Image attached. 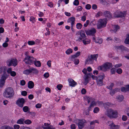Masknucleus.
<instances>
[{
  "label": "nucleus",
  "instance_id": "18",
  "mask_svg": "<svg viewBox=\"0 0 129 129\" xmlns=\"http://www.w3.org/2000/svg\"><path fill=\"white\" fill-rule=\"evenodd\" d=\"M93 63V60L91 58H90V56H89L86 60L85 62V64H91Z\"/></svg>",
  "mask_w": 129,
  "mask_h": 129
},
{
  "label": "nucleus",
  "instance_id": "5",
  "mask_svg": "<svg viewBox=\"0 0 129 129\" xmlns=\"http://www.w3.org/2000/svg\"><path fill=\"white\" fill-rule=\"evenodd\" d=\"M87 70L85 68H84L82 71V72L85 74L84 76V84L86 85L88 83L89 79L91 77V73H89L86 74Z\"/></svg>",
  "mask_w": 129,
  "mask_h": 129
},
{
  "label": "nucleus",
  "instance_id": "19",
  "mask_svg": "<svg viewBox=\"0 0 129 129\" xmlns=\"http://www.w3.org/2000/svg\"><path fill=\"white\" fill-rule=\"evenodd\" d=\"M75 18L74 17H71L69 18L68 20V23L71 22V25H74L75 23Z\"/></svg>",
  "mask_w": 129,
  "mask_h": 129
},
{
  "label": "nucleus",
  "instance_id": "63",
  "mask_svg": "<svg viewBox=\"0 0 129 129\" xmlns=\"http://www.w3.org/2000/svg\"><path fill=\"white\" fill-rule=\"evenodd\" d=\"M76 128L75 125L74 124H72L71 125V129H75Z\"/></svg>",
  "mask_w": 129,
  "mask_h": 129
},
{
  "label": "nucleus",
  "instance_id": "53",
  "mask_svg": "<svg viewBox=\"0 0 129 129\" xmlns=\"http://www.w3.org/2000/svg\"><path fill=\"white\" fill-rule=\"evenodd\" d=\"M11 75L12 76H15L16 75V72L14 71H12L10 73Z\"/></svg>",
  "mask_w": 129,
  "mask_h": 129
},
{
  "label": "nucleus",
  "instance_id": "43",
  "mask_svg": "<svg viewBox=\"0 0 129 129\" xmlns=\"http://www.w3.org/2000/svg\"><path fill=\"white\" fill-rule=\"evenodd\" d=\"M62 86H63L62 85L59 84L57 85L56 87L58 90H61V88L62 87Z\"/></svg>",
  "mask_w": 129,
  "mask_h": 129
},
{
  "label": "nucleus",
  "instance_id": "36",
  "mask_svg": "<svg viewBox=\"0 0 129 129\" xmlns=\"http://www.w3.org/2000/svg\"><path fill=\"white\" fill-rule=\"evenodd\" d=\"M73 52L72 50L70 48L68 49L66 51V53L67 54H70L71 53H72Z\"/></svg>",
  "mask_w": 129,
  "mask_h": 129
},
{
  "label": "nucleus",
  "instance_id": "39",
  "mask_svg": "<svg viewBox=\"0 0 129 129\" xmlns=\"http://www.w3.org/2000/svg\"><path fill=\"white\" fill-rule=\"evenodd\" d=\"M35 18L33 16H31L30 17V19H29L30 21L32 22V23H34L35 22Z\"/></svg>",
  "mask_w": 129,
  "mask_h": 129
},
{
  "label": "nucleus",
  "instance_id": "4",
  "mask_svg": "<svg viewBox=\"0 0 129 129\" xmlns=\"http://www.w3.org/2000/svg\"><path fill=\"white\" fill-rule=\"evenodd\" d=\"M36 60V59L34 58L32 56L26 55L23 61L26 64H31L32 63H34Z\"/></svg>",
  "mask_w": 129,
  "mask_h": 129
},
{
  "label": "nucleus",
  "instance_id": "46",
  "mask_svg": "<svg viewBox=\"0 0 129 129\" xmlns=\"http://www.w3.org/2000/svg\"><path fill=\"white\" fill-rule=\"evenodd\" d=\"M116 72L118 74H120L122 73V71L121 69L119 68L117 70Z\"/></svg>",
  "mask_w": 129,
  "mask_h": 129
},
{
  "label": "nucleus",
  "instance_id": "23",
  "mask_svg": "<svg viewBox=\"0 0 129 129\" xmlns=\"http://www.w3.org/2000/svg\"><path fill=\"white\" fill-rule=\"evenodd\" d=\"M34 86V82L31 81H29L28 83V87L31 89L33 88Z\"/></svg>",
  "mask_w": 129,
  "mask_h": 129
},
{
  "label": "nucleus",
  "instance_id": "10",
  "mask_svg": "<svg viewBox=\"0 0 129 129\" xmlns=\"http://www.w3.org/2000/svg\"><path fill=\"white\" fill-rule=\"evenodd\" d=\"M85 31L87 35L92 36L96 33V31L94 28H93L87 30H85Z\"/></svg>",
  "mask_w": 129,
  "mask_h": 129
},
{
  "label": "nucleus",
  "instance_id": "61",
  "mask_svg": "<svg viewBox=\"0 0 129 129\" xmlns=\"http://www.w3.org/2000/svg\"><path fill=\"white\" fill-rule=\"evenodd\" d=\"M48 5L49 7H53V5L52 3V2H49L48 3Z\"/></svg>",
  "mask_w": 129,
  "mask_h": 129
},
{
  "label": "nucleus",
  "instance_id": "6",
  "mask_svg": "<svg viewBox=\"0 0 129 129\" xmlns=\"http://www.w3.org/2000/svg\"><path fill=\"white\" fill-rule=\"evenodd\" d=\"M76 35H80V37H77L78 39L76 40V41L77 42H81L83 39H85L86 37L84 31L83 30H81L79 31L78 33H76Z\"/></svg>",
  "mask_w": 129,
  "mask_h": 129
},
{
  "label": "nucleus",
  "instance_id": "12",
  "mask_svg": "<svg viewBox=\"0 0 129 129\" xmlns=\"http://www.w3.org/2000/svg\"><path fill=\"white\" fill-rule=\"evenodd\" d=\"M86 122V121L85 119L81 120L78 124L79 129H82L84 126V123Z\"/></svg>",
  "mask_w": 129,
  "mask_h": 129
},
{
  "label": "nucleus",
  "instance_id": "29",
  "mask_svg": "<svg viewBox=\"0 0 129 129\" xmlns=\"http://www.w3.org/2000/svg\"><path fill=\"white\" fill-rule=\"evenodd\" d=\"M97 84L99 86H102L103 84V80L99 79H97L96 80Z\"/></svg>",
  "mask_w": 129,
  "mask_h": 129
},
{
  "label": "nucleus",
  "instance_id": "38",
  "mask_svg": "<svg viewBox=\"0 0 129 129\" xmlns=\"http://www.w3.org/2000/svg\"><path fill=\"white\" fill-rule=\"evenodd\" d=\"M5 81L1 80L0 81V87H2L4 85Z\"/></svg>",
  "mask_w": 129,
  "mask_h": 129
},
{
  "label": "nucleus",
  "instance_id": "41",
  "mask_svg": "<svg viewBox=\"0 0 129 129\" xmlns=\"http://www.w3.org/2000/svg\"><path fill=\"white\" fill-rule=\"evenodd\" d=\"M79 2L78 0H75L73 2V4L76 6H77L79 5Z\"/></svg>",
  "mask_w": 129,
  "mask_h": 129
},
{
  "label": "nucleus",
  "instance_id": "31",
  "mask_svg": "<svg viewBox=\"0 0 129 129\" xmlns=\"http://www.w3.org/2000/svg\"><path fill=\"white\" fill-rule=\"evenodd\" d=\"M126 38L124 41V43L126 44H129V34L126 36Z\"/></svg>",
  "mask_w": 129,
  "mask_h": 129
},
{
  "label": "nucleus",
  "instance_id": "62",
  "mask_svg": "<svg viewBox=\"0 0 129 129\" xmlns=\"http://www.w3.org/2000/svg\"><path fill=\"white\" fill-rule=\"evenodd\" d=\"M121 90L122 91L124 92H126V91L125 87H122L121 88Z\"/></svg>",
  "mask_w": 129,
  "mask_h": 129
},
{
  "label": "nucleus",
  "instance_id": "21",
  "mask_svg": "<svg viewBox=\"0 0 129 129\" xmlns=\"http://www.w3.org/2000/svg\"><path fill=\"white\" fill-rule=\"evenodd\" d=\"M24 117H23V118H21L17 121L16 123L19 124H24Z\"/></svg>",
  "mask_w": 129,
  "mask_h": 129
},
{
  "label": "nucleus",
  "instance_id": "32",
  "mask_svg": "<svg viewBox=\"0 0 129 129\" xmlns=\"http://www.w3.org/2000/svg\"><path fill=\"white\" fill-rule=\"evenodd\" d=\"M23 73L26 75L29 74L30 73V68L29 69L26 70H24L23 72Z\"/></svg>",
  "mask_w": 129,
  "mask_h": 129
},
{
  "label": "nucleus",
  "instance_id": "7",
  "mask_svg": "<svg viewBox=\"0 0 129 129\" xmlns=\"http://www.w3.org/2000/svg\"><path fill=\"white\" fill-rule=\"evenodd\" d=\"M126 14L125 11H117L114 14V17L116 18L125 17Z\"/></svg>",
  "mask_w": 129,
  "mask_h": 129
},
{
  "label": "nucleus",
  "instance_id": "2",
  "mask_svg": "<svg viewBox=\"0 0 129 129\" xmlns=\"http://www.w3.org/2000/svg\"><path fill=\"white\" fill-rule=\"evenodd\" d=\"M118 114L116 110L110 109L107 111V115L110 119L115 118L118 117Z\"/></svg>",
  "mask_w": 129,
  "mask_h": 129
},
{
  "label": "nucleus",
  "instance_id": "59",
  "mask_svg": "<svg viewBox=\"0 0 129 129\" xmlns=\"http://www.w3.org/2000/svg\"><path fill=\"white\" fill-rule=\"evenodd\" d=\"M20 84L21 85H24L25 84V82L24 80H22L20 81Z\"/></svg>",
  "mask_w": 129,
  "mask_h": 129
},
{
  "label": "nucleus",
  "instance_id": "57",
  "mask_svg": "<svg viewBox=\"0 0 129 129\" xmlns=\"http://www.w3.org/2000/svg\"><path fill=\"white\" fill-rule=\"evenodd\" d=\"M15 129H19L20 128V126L18 124H15L14 126Z\"/></svg>",
  "mask_w": 129,
  "mask_h": 129
},
{
  "label": "nucleus",
  "instance_id": "17",
  "mask_svg": "<svg viewBox=\"0 0 129 129\" xmlns=\"http://www.w3.org/2000/svg\"><path fill=\"white\" fill-rule=\"evenodd\" d=\"M116 47L117 49L121 50L122 51H127L128 50L127 48L125 47H124L123 45L116 46Z\"/></svg>",
  "mask_w": 129,
  "mask_h": 129
},
{
  "label": "nucleus",
  "instance_id": "34",
  "mask_svg": "<svg viewBox=\"0 0 129 129\" xmlns=\"http://www.w3.org/2000/svg\"><path fill=\"white\" fill-rule=\"evenodd\" d=\"M82 26V25L81 23H78L76 24V27L78 29H81Z\"/></svg>",
  "mask_w": 129,
  "mask_h": 129
},
{
  "label": "nucleus",
  "instance_id": "50",
  "mask_svg": "<svg viewBox=\"0 0 129 129\" xmlns=\"http://www.w3.org/2000/svg\"><path fill=\"white\" fill-rule=\"evenodd\" d=\"M103 13L101 11L99 12L96 16V17H98L101 16L102 15Z\"/></svg>",
  "mask_w": 129,
  "mask_h": 129
},
{
  "label": "nucleus",
  "instance_id": "14",
  "mask_svg": "<svg viewBox=\"0 0 129 129\" xmlns=\"http://www.w3.org/2000/svg\"><path fill=\"white\" fill-rule=\"evenodd\" d=\"M109 125L110 126V129H119V126L118 125H115L114 123L111 121H110Z\"/></svg>",
  "mask_w": 129,
  "mask_h": 129
},
{
  "label": "nucleus",
  "instance_id": "47",
  "mask_svg": "<svg viewBox=\"0 0 129 129\" xmlns=\"http://www.w3.org/2000/svg\"><path fill=\"white\" fill-rule=\"evenodd\" d=\"M27 92L25 91H22L21 92V95L24 96H26L27 95Z\"/></svg>",
  "mask_w": 129,
  "mask_h": 129
},
{
  "label": "nucleus",
  "instance_id": "24",
  "mask_svg": "<svg viewBox=\"0 0 129 129\" xmlns=\"http://www.w3.org/2000/svg\"><path fill=\"white\" fill-rule=\"evenodd\" d=\"M30 73H32L35 74L38 73V70L34 68H30Z\"/></svg>",
  "mask_w": 129,
  "mask_h": 129
},
{
  "label": "nucleus",
  "instance_id": "22",
  "mask_svg": "<svg viewBox=\"0 0 129 129\" xmlns=\"http://www.w3.org/2000/svg\"><path fill=\"white\" fill-rule=\"evenodd\" d=\"M83 43L85 45H86L90 43V41L89 39H87L86 37L85 39H83L82 41Z\"/></svg>",
  "mask_w": 129,
  "mask_h": 129
},
{
  "label": "nucleus",
  "instance_id": "64",
  "mask_svg": "<svg viewBox=\"0 0 129 129\" xmlns=\"http://www.w3.org/2000/svg\"><path fill=\"white\" fill-rule=\"evenodd\" d=\"M44 76L45 78H48L49 76V74L48 73H46L44 74Z\"/></svg>",
  "mask_w": 129,
  "mask_h": 129
},
{
  "label": "nucleus",
  "instance_id": "51",
  "mask_svg": "<svg viewBox=\"0 0 129 129\" xmlns=\"http://www.w3.org/2000/svg\"><path fill=\"white\" fill-rule=\"evenodd\" d=\"M116 93L115 91H114V89L113 90H111L110 92V94L111 95H113Z\"/></svg>",
  "mask_w": 129,
  "mask_h": 129
},
{
  "label": "nucleus",
  "instance_id": "27",
  "mask_svg": "<svg viewBox=\"0 0 129 129\" xmlns=\"http://www.w3.org/2000/svg\"><path fill=\"white\" fill-rule=\"evenodd\" d=\"M1 129H14L12 127L8 125H5L2 126Z\"/></svg>",
  "mask_w": 129,
  "mask_h": 129
},
{
  "label": "nucleus",
  "instance_id": "16",
  "mask_svg": "<svg viewBox=\"0 0 129 129\" xmlns=\"http://www.w3.org/2000/svg\"><path fill=\"white\" fill-rule=\"evenodd\" d=\"M112 27L113 29L111 30L110 31H112L115 33H116V32L120 29V27L118 25H112Z\"/></svg>",
  "mask_w": 129,
  "mask_h": 129
},
{
  "label": "nucleus",
  "instance_id": "45",
  "mask_svg": "<svg viewBox=\"0 0 129 129\" xmlns=\"http://www.w3.org/2000/svg\"><path fill=\"white\" fill-rule=\"evenodd\" d=\"M73 60L74 61V63L75 64L77 65L79 63V61L78 59H75L74 60Z\"/></svg>",
  "mask_w": 129,
  "mask_h": 129
},
{
  "label": "nucleus",
  "instance_id": "52",
  "mask_svg": "<svg viewBox=\"0 0 129 129\" xmlns=\"http://www.w3.org/2000/svg\"><path fill=\"white\" fill-rule=\"evenodd\" d=\"M91 7V5L89 4H87L85 6V8L88 10L89 9H90Z\"/></svg>",
  "mask_w": 129,
  "mask_h": 129
},
{
  "label": "nucleus",
  "instance_id": "11",
  "mask_svg": "<svg viewBox=\"0 0 129 129\" xmlns=\"http://www.w3.org/2000/svg\"><path fill=\"white\" fill-rule=\"evenodd\" d=\"M25 102V100L23 98H19L17 101L16 104L19 106L22 107Z\"/></svg>",
  "mask_w": 129,
  "mask_h": 129
},
{
  "label": "nucleus",
  "instance_id": "25",
  "mask_svg": "<svg viewBox=\"0 0 129 129\" xmlns=\"http://www.w3.org/2000/svg\"><path fill=\"white\" fill-rule=\"evenodd\" d=\"M98 56V54L91 55L90 56V58H91L93 60H96L97 59Z\"/></svg>",
  "mask_w": 129,
  "mask_h": 129
},
{
  "label": "nucleus",
  "instance_id": "20",
  "mask_svg": "<svg viewBox=\"0 0 129 129\" xmlns=\"http://www.w3.org/2000/svg\"><path fill=\"white\" fill-rule=\"evenodd\" d=\"M8 76L9 75L7 74L6 72H4L2 75L1 79V80L5 81Z\"/></svg>",
  "mask_w": 129,
  "mask_h": 129
},
{
  "label": "nucleus",
  "instance_id": "56",
  "mask_svg": "<svg viewBox=\"0 0 129 129\" xmlns=\"http://www.w3.org/2000/svg\"><path fill=\"white\" fill-rule=\"evenodd\" d=\"M81 92L82 94H85L86 92V91L84 88H83L81 90Z\"/></svg>",
  "mask_w": 129,
  "mask_h": 129
},
{
  "label": "nucleus",
  "instance_id": "13",
  "mask_svg": "<svg viewBox=\"0 0 129 129\" xmlns=\"http://www.w3.org/2000/svg\"><path fill=\"white\" fill-rule=\"evenodd\" d=\"M103 15L104 16L106 17V19H110L112 17V15L110 12L108 11H105L103 13Z\"/></svg>",
  "mask_w": 129,
  "mask_h": 129
},
{
  "label": "nucleus",
  "instance_id": "55",
  "mask_svg": "<svg viewBox=\"0 0 129 129\" xmlns=\"http://www.w3.org/2000/svg\"><path fill=\"white\" fill-rule=\"evenodd\" d=\"M42 106V105L40 104H38L36 105V107L37 108H40Z\"/></svg>",
  "mask_w": 129,
  "mask_h": 129
},
{
  "label": "nucleus",
  "instance_id": "37",
  "mask_svg": "<svg viewBox=\"0 0 129 129\" xmlns=\"http://www.w3.org/2000/svg\"><path fill=\"white\" fill-rule=\"evenodd\" d=\"M123 98L124 97L122 95H119L117 98V99L119 100L120 101H122L123 100Z\"/></svg>",
  "mask_w": 129,
  "mask_h": 129
},
{
  "label": "nucleus",
  "instance_id": "33",
  "mask_svg": "<svg viewBox=\"0 0 129 129\" xmlns=\"http://www.w3.org/2000/svg\"><path fill=\"white\" fill-rule=\"evenodd\" d=\"M29 109L28 107L27 106H25L23 108V111L25 112H26L29 110Z\"/></svg>",
  "mask_w": 129,
  "mask_h": 129
},
{
  "label": "nucleus",
  "instance_id": "49",
  "mask_svg": "<svg viewBox=\"0 0 129 129\" xmlns=\"http://www.w3.org/2000/svg\"><path fill=\"white\" fill-rule=\"evenodd\" d=\"M28 43V45H33L35 44V42L32 41H29Z\"/></svg>",
  "mask_w": 129,
  "mask_h": 129
},
{
  "label": "nucleus",
  "instance_id": "30",
  "mask_svg": "<svg viewBox=\"0 0 129 129\" xmlns=\"http://www.w3.org/2000/svg\"><path fill=\"white\" fill-rule=\"evenodd\" d=\"M105 77L104 74L103 73H102L100 75L97 77V79H100L103 80V79Z\"/></svg>",
  "mask_w": 129,
  "mask_h": 129
},
{
  "label": "nucleus",
  "instance_id": "48",
  "mask_svg": "<svg viewBox=\"0 0 129 129\" xmlns=\"http://www.w3.org/2000/svg\"><path fill=\"white\" fill-rule=\"evenodd\" d=\"M116 72V69L115 68H112L111 69V72L112 74H115Z\"/></svg>",
  "mask_w": 129,
  "mask_h": 129
},
{
  "label": "nucleus",
  "instance_id": "3",
  "mask_svg": "<svg viewBox=\"0 0 129 129\" xmlns=\"http://www.w3.org/2000/svg\"><path fill=\"white\" fill-rule=\"evenodd\" d=\"M112 66V65L111 63L108 62H106L104 65L99 66L98 68V69L99 70L105 71L108 69H110Z\"/></svg>",
  "mask_w": 129,
  "mask_h": 129
},
{
  "label": "nucleus",
  "instance_id": "35",
  "mask_svg": "<svg viewBox=\"0 0 129 129\" xmlns=\"http://www.w3.org/2000/svg\"><path fill=\"white\" fill-rule=\"evenodd\" d=\"M32 122L31 120L29 119H27L24 121V123L27 124H29L31 123Z\"/></svg>",
  "mask_w": 129,
  "mask_h": 129
},
{
  "label": "nucleus",
  "instance_id": "60",
  "mask_svg": "<svg viewBox=\"0 0 129 129\" xmlns=\"http://www.w3.org/2000/svg\"><path fill=\"white\" fill-rule=\"evenodd\" d=\"M114 39L115 41H116V43H120L121 42V40L120 39L117 38L116 37L114 38Z\"/></svg>",
  "mask_w": 129,
  "mask_h": 129
},
{
  "label": "nucleus",
  "instance_id": "8",
  "mask_svg": "<svg viewBox=\"0 0 129 129\" xmlns=\"http://www.w3.org/2000/svg\"><path fill=\"white\" fill-rule=\"evenodd\" d=\"M107 22L106 19H100L98 22L97 24V28L99 29H101L102 28H104L106 27Z\"/></svg>",
  "mask_w": 129,
  "mask_h": 129
},
{
  "label": "nucleus",
  "instance_id": "58",
  "mask_svg": "<svg viewBox=\"0 0 129 129\" xmlns=\"http://www.w3.org/2000/svg\"><path fill=\"white\" fill-rule=\"evenodd\" d=\"M127 118V117L125 115H123L122 118V119L123 121H125L126 120Z\"/></svg>",
  "mask_w": 129,
  "mask_h": 129
},
{
  "label": "nucleus",
  "instance_id": "9",
  "mask_svg": "<svg viewBox=\"0 0 129 129\" xmlns=\"http://www.w3.org/2000/svg\"><path fill=\"white\" fill-rule=\"evenodd\" d=\"M17 61L16 59H9L7 61V65L9 67L13 65L14 67L17 65Z\"/></svg>",
  "mask_w": 129,
  "mask_h": 129
},
{
  "label": "nucleus",
  "instance_id": "54",
  "mask_svg": "<svg viewBox=\"0 0 129 129\" xmlns=\"http://www.w3.org/2000/svg\"><path fill=\"white\" fill-rule=\"evenodd\" d=\"M89 22L90 21L89 20H87L86 22V23L84 24V26L85 27H86L87 26Z\"/></svg>",
  "mask_w": 129,
  "mask_h": 129
},
{
  "label": "nucleus",
  "instance_id": "1",
  "mask_svg": "<svg viewBox=\"0 0 129 129\" xmlns=\"http://www.w3.org/2000/svg\"><path fill=\"white\" fill-rule=\"evenodd\" d=\"M14 94V92L12 88L9 87L6 88L3 93L4 97L10 99L12 97Z\"/></svg>",
  "mask_w": 129,
  "mask_h": 129
},
{
  "label": "nucleus",
  "instance_id": "40",
  "mask_svg": "<svg viewBox=\"0 0 129 129\" xmlns=\"http://www.w3.org/2000/svg\"><path fill=\"white\" fill-rule=\"evenodd\" d=\"M99 111V109L98 107H96L93 110V112L94 113H97Z\"/></svg>",
  "mask_w": 129,
  "mask_h": 129
},
{
  "label": "nucleus",
  "instance_id": "44",
  "mask_svg": "<svg viewBox=\"0 0 129 129\" xmlns=\"http://www.w3.org/2000/svg\"><path fill=\"white\" fill-rule=\"evenodd\" d=\"M81 120L76 119L75 120H74L73 122L76 123V124H78V123H79V122H80Z\"/></svg>",
  "mask_w": 129,
  "mask_h": 129
},
{
  "label": "nucleus",
  "instance_id": "26",
  "mask_svg": "<svg viewBox=\"0 0 129 129\" xmlns=\"http://www.w3.org/2000/svg\"><path fill=\"white\" fill-rule=\"evenodd\" d=\"M86 100L88 102V103H89L90 102L94 101L95 99L94 98L91 97H86Z\"/></svg>",
  "mask_w": 129,
  "mask_h": 129
},
{
  "label": "nucleus",
  "instance_id": "15",
  "mask_svg": "<svg viewBox=\"0 0 129 129\" xmlns=\"http://www.w3.org/2000/svg\"><path fill=\"white\" fill-rule=\"evenodd\" d=\"M69 85L72 87H74L77 84V83L72 79H68Z\"/></svg>",
  "mask_w": 129,
  "mask_h": 129
},
{
  "label": "nucleus",
  "instance_id": "28",
  "mask_svg": "<svg viewBox=\"0 0 129 129\" xmlns=\"http://www.w3.org/2000/svg\"><path fill=\"white\" fill-rule=\"evenodd\" d=\"M35 66L37 67H40L41 66V63L39 61H35L34 62Z\"/></svg>",
  "mask_w": 129,
  "mask_h": 129
},
{
  "label": "nucleus",
  "instance_id": "42",
  "mask_svg": "<svg viewBox=\"0 0 129 129\" xmlns=\"http://www.w3.org/2000/svg\"><path fill=\"white\" fill-rule=\"evenodd\" d=\"M114 86V84L113 83H111L109 86H107V88L110 89L111 90L112 87Z\"/></svg>",
  "mask_w": 129,
  "mask_h": 129
}]
</instances>
